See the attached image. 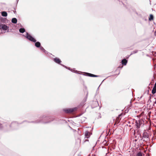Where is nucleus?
Instances as JSON below:
<instances>
[{
    "mask_svg": "<svg viewBox=\"0 0 156 156\" xmlns=\"http://www.w3.org/2000/svg\"><path fill=\"white\" fill-rule=\"evenodd\" d=\"M19 31L21 33H23L25 31V29L24 28H21L19 29Z\"/></svg>",
    "mask_w": 156,
    "mask_h": 156,
    "instance_id": "15",
    "label": "nucleus"
},
{
    "mask_svg": "<svg viewBox=\"0 0 156 156\" xmlns=\"http://www.w3.org/2000/svg\"><path fill=\"white\" fill-rule=\"evenodd\" d=\"M136 156H143L141 152L138 153L136 155Z\"/></svg>",
    "mask_w": 156,
    "mask_h": 156,
    "instance_id": "19",
    "label": "nucleus"
},
{
    "mask_svg": "<svg viewBox=\"0 0 156 156\" xmlns=\"http://www.w3.org/2000/svg\"><path fill=\"white\" fill-rule=\"evenodd\" d=\"M89 133L88 131H86L85 132V137L87 138H88L90 137Z\"/></svg>",
    "mask_w": 156,
    "mask_h": 156,
    "instance_id": "9",
    "label": "nucleus"
},
{
    "mask_svg": "<svg viewBox=\"0 0 156 156\" xmlns=\"http://www.w3.org/2000/svg\"><path fill=\"white\" fill-rule=\"evenodd\" d=\"M87 75L88 76L93 77H98L99 76L98 75H95L90 73H86Z\"/></svg>",
    "mask_w": 156,
    "mask_h": 156,
    "instance_id": "7",
    "label": "nucleus"
},
{
    "mask_svg": "<svg viewBox=\"0 0 156 156\" xmlns=\"http://www.w3.org/2000/svg\"><path fill=\"white\" fill-rule=\"evenodd\" d=\"M53 61L56 63L60 64V65L62 66H63L65 68H66L69 70H71L72 72H74L76 73L77 72V71L76 70H75L74 69H70L68 67H67L66 66L61 64L60 63L61 62V61L58 58H54L53 59Z\"/></svg>",
    "mask_w": 156,
    "mask_h": 156,
    "instance_id": "1",
    "label": "nucleus"
},
{
    "mask_svg": "<svg viewBox=\"0 0 156 156\" xmlns=\"http://www.w3.org/2000/svg\"><path fill=\"white\" fill-rule=\"evenodd\" d=\"M149 135L146 133H144L143 134V138L144 140L148 141L149 140Z\"/></svg>",
    "mask_w": 156,
    "mask_h": 156,
    "instance_id": "4",
    "label": "nucleus"
},
{
    "mask_svg": "<svg viewBox=\"0 0 156 156\" xmlns=\"http://www.w3.org/2000/svg\"><path fill=\"white\" fill-rule=\"evenodd\" d=\"M136 125L137 128H139L141 125H142V121H141L139 120L137 121H136Z\"/></svg>",
    "mask_w": 156,
    "mask_h": 156,
    "instance_id": "5",
    "label": "nucleus"
},
{
    "mask_svg": "<svg viewBox=\"0 0 156 156\" xmlns=\"http://www.w3.org/2000/svg\"><path fill=\"white\" fill-rule=\"evenodd\" d=\"M156 92V87H154L152 90V93L154 94Z\"/></svg>",
    "mask_w": 156,
    "mask_h": 156,
    "instance_id": "14",
    "label": "nucleus"
},
{
    "mask_svg": "<svg viewBox=\"0 0 156 156\" xmlns=\"http://www.w3.org/2000/svg\"><path fill=\"white\" fill-rule=\"evenodd\" d=\"M122 155L120 154H114L113 156H120Z\"/></svg>",
    "mask_w": 156,
    "mask_h": 156,
    "instance_id": "20",
    "label": "nucleus"
},
{
    "mask_svg": "<svg viewBox=\"0 0 156 156\" xmlns=\"http://www.w3.org/2000/svg\"><path fill=\"white\" fill-rule=\"evenodd\" d=\"M138 51L137 50H136L135 51H132V52H131V54L130 55H132L133 54H135V53H136Z\"/></svg>",
    "mask_w": 156,
    "mask_h": 156,
    "instance_id": "18",
    "label": "nucleus"
},
{
    "mask_svg": "<svg viewBox=\"0 0 156 156\" xmlns=\"http://www.w3.org/2000/svg\"><path fill=\"white\" fill-rule=\"evenodd\" d=\"M1 14L2 16L4 17H6L7 16V13L5 11H3L1 12Z\"/></svg>",
    "mask_w": 156,
    "mask_h": 156,
    "instance_id": "10",
    "label": "nucleus"
},
{
    "mask_svg": "<svg viewBox=\"0 0 156 156\" xmlns=\"http://www.w3.org/2000/svg\"><path fill=\"white\" fill-rule=\"evenodd\" d=\"M17 19L15 18H12V22L14 23H16L17 22Z\"/></svg>",
    "mask_w": 156,
    "mask_h": 156,
    "instance_id": "12",
    "label": "nucleus"
},
{
    "mask_svg": "<svg viewBox=\"0 0 156 156\" xmlns=\"http://www.w3.org/2000/svg\"><path fill=\"white\" fill-rule=\"evenodd\" d=\"M77 109V108H72L64 109V111L66 113H71L76 111Z\"/></svg>",
    "mask_w": 156,
    "mask_h": 156,
    "instance_id": "3",
    "label": "nucleus"
},
{
    "mask_svg": "<svg viewBox=\"0 0 156 156\" xmlns=\"http://www.w3.org/2000/svg\"><path fill=\"white\" fill-rule=\"evenodd\" d=\"M18 125L17 123L16 122H13L11 124V126L14 127Z\"/></svg>",
    "mask_w": 156,
    "mask_h": 156,
    "instance_id": "13",
    "label": "nucleus"
},
{
    "mask_svg": "<svg viewBox=\"0 0 156 156\" xmlns=\"http://www.w3.org/2000/svg\"><path fill=\"white\" fill-rule=\"evenodd\" d=\"M95 103H97V102H95Z\"/></svg>",
    "mask_w": 156,
    "mask_h": 156,
    "instance_id": "22",
    "label": "nucleus"
},
{
    "mask_svg": "<svg viewBox=\"0 0 156 156\" xmlns=\"http://www.w3.org/2000/svg\"><path fill=\"white\" fill-rule=\"evenodd\" d=\"M7 28V26L5 24H0V29H2L4 30H6Z\"/></svg>",
    "mask_w": 156,
    "mask_h": 156,
    "instance_id": "6",
    "label": "nucleus"
},
{
    "mask_svg": "<svg viewBox=\"0 0 156 156\" xmlns=\"http://www.w3.org/2000/svg\"><path fill=\"white\" fill-rule=\"evenodd\" d=\"M35 46L37 48L40 47L41 46V43L40 42L37 41L35 43Z\"/></svg>",
    "mask_w": 156,
    "mask_h": 156,
    "instance_id": "11",
    "label": "nucleus"
},
{
    "mask_svg": "<svg viewBox=\"0 0 156 156\" xmlns=\"http://www.w3.org/2000/svg\"><path fill=\"white\" fill-rule=\"evenodd\" d=\"M40 122H42L44 123H48L49 122H37V123Z\"/></svg>",
    "mask_w": 156,
    "mask_h": 156,
    "instance_id": "21",
    "label": "nucleus"
},
{
    "mask_svg": "<svg viewBox=\"0 0 156 156\" xmlns=\"http://www.w3.org/2000/svg\"><path fill=\"white\" fill-rule=\"evenodd\" d=\"M153 16L152 14H150V17L149 18V20L150 21L151 20L153 19Z\"/></svg>",
    "mask_w": 156,
    "mask_h": 156,
    "instance_id": "16",
    "label": "nucleus"
},
{
    "mask_svg": "<svg viewBox=\"0 0 156 156\" xmlns=\"http://www.w3.org/2000/svg\"><path fill=\"white\" fill-rule=\"evenodd\" d=\"M127 62V61L124 58L122 61V65H126Z\"/></svg>",
    "mask_w": 156,
    "mask_h": 156,
    "instance_id": "8",
    "label": "nucleus"
},
{
    "mask_svg": "<svg viewBox=\"0 0 156 156\" xmlns=\"http://www.w3.org/2000/svg\"><path fill=\"white\" fill-rule=\"evenodd\" d=\"M25 37L31 41L34 42L36 41V39L32 37L27 32L26 33V34L25 36Z\"/></svg>",
    "mask_w": 156,
    "mask_h": 156,
    "instance_id": "2",
    "label": "nucleus"
},
{
    "mask_svg": "<svg viewBox=\"0 0 156 156\" xmlns=\"http://www.w3.org/2000/svg\"><path fill=\"white\" fill-rule=\"evenodd\" d=\"M40 49L43 51L45 53H46L47 52V51L44 49V48L42 47L41 46L40 47Z\"/></svg>",
    "mask_w": 156,
    "mask_h": 156,
    "instance_id": "17",
    "label": "nucleus"
}]
</instances>
